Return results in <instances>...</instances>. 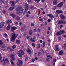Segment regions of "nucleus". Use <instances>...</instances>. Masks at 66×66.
Segmentation results:
<instances>
[{
    "instance_id": "nucleus-3",
    "label": "nucleus",
    "mask_w": 66,
    "mask_h": 66,
    "mask_svg": "<svg viewBox=\"0 0 66 66\" xmlns=\"http://www.w3.org/2000/svg\"><path fill=\"white\" fill-rule=\"evenodd\" d=\"M22 55H24V52L23 51L21 50L19 51L18 53V55L20 57H22Z\"/></svg>"
},
{
    "instance_id": "nucleus-45",
    "label": "nucleus",
    "mask_w": 66,
    "mask_h": 66,
    "mask_svg": "<svg viewBox=\"0 0 66 66\" xmlns=\"http://www.w3.org/2000/svg\"><path fill=\"white\" fill-rule=\"evenodd\" d=\"M34 31L35 32H36V31H37V30L35 28L34 29Z\"/></svg>"
},
{
    "instance_id": "nucleus-17",
    "label": "nucleus",
    "mask_w": 66,
    "mask_h": 66,
    "mask_svg": "<svg viewBox=\"0 0 66 66\" xmlns=\"http://www.w3.org/2000/svg\"><path fill=\"white\" fill-rule=\"evenodd\" d=\"M25 9H28L29 8V5L27 4H25Z\"/></svg>"
},
{
    "instance_id": "nucleus-31",
    "label": "nucleus",
    "mask_w": 66,
    "mask_h": 66,
    "mask_svg": "<svg viewBox=\"0 0 66 66\" xmlns=\"http://www.w3.org/2000/svg\"><path fill=\"white\" fill-rule=\"evenodd\" d=\"M10 62L11 63V64L12 65H15V64L13 63V62L12 61V60H10Z\"/></svg>"
},
{
    "instance_id": "nucleus-63",
    "label": "nucleus",
    "mask_w": 66,
    "mask_h": 66,
    "mask_svg": "<svg viewBox=\"0 0 66 66\" xmlns=\"http://www.w3.org/2000/svg\"><path fill=\"white\" fill-rule=\"evenodd\" d=\"M49 31H47V34H49Z\"/></svg>"
},
{
    "instance_id": "nucleus-27",
    "label": "nucleus",
    "mask_w": 66,
    "mask_h": 66,
    "mask_svg": "<svg viewBox=\"0 0 66 66\" xmlns=\"http://www.w3.org/2000/svg\"><path fill=\"white\" fill-rule=\"evenodd\" d=\"M33 33V31L32 30H30L29 31V34L30 35H32Z\"/></svg>"
},
{
    "instance_id": "nucleus-37",
    "label": "nucleus",
    "mask_w": 66,
    "mask_h": 66,
    "mask_svg": "<svg viewBox=\"0 0 66 66\" xmlns=\"http://www.w3.org/2000/svg\"><path fill=\"white\" fill-rule=\"evenodd\" d=\"M0 1L2 3H3L4 2H5V0H0Z\"/></svg>"
},
{
    "instance_id": "nucleus-52",
    "label": "nucleus",
    "mask_w": 66,
    "mask_h": 66,
    "mask_svg": "<svg viewBox=\"0 0 66 66\" xmlns=\"http://www.w3.org/2000/svg\"><path fill=\"white\" fill-rule=\"evenodd\" d=\"M40 54H41V53H40V52H39L38 53V55H40Z\"/></svg>"
},
{
    "instance_id": "nucleus-14",
    "label": "nucleus",
    "mask_w": 66,
    "mask_h": 66,
    "mask_svg": "<svg viewBox=\"0 0 66 66\" xmlns=\"http://www.w3.org/2000/svg\"><path fill=\"white\" fill-rule=\"evenodd\" d=\"M55 47L57 51H60V50H59V47L58 45H55Z\"/></svg>"
},
{
    "instance_id": "nucleus-33",
    "label": "nucleus",
    "mask_w": 66,
    "mask_h": 66,
    "mask_svg": "<svg viewBox=\"0 0 66 66\" xmlns=\"http://www.w3.org/2000/svg\"><path fill=\"white\" fill-rule=\"evenodd\" d=\"M12 47L13 49H15L16 47V46L15 45H13L12 46Z\"/></svg>"
},
{
    "instance_id": "nucleus-36",
    "label": "nucleus",
    "mask_w": 66,
    "mask_h": 66,
    "mask_svg": "<svg viewBox=\"0 0 66 66\" xmlns=\"http://www.w3.org/2000/svg\"><path fill=\"white\" fill-rule=\"evenodd\" d=\"M30 9H32L34 8V6H30Z\"/></svg>"
},
{
    "instance_id": "nucleus-8",
    "label": "nucleus",
    "mask_w": 66,
    "mask_h": 66,
    "mask_svg": "<svg viewBox=\"0 0 66 66\" xmlns=\"http://www.w3.org/2000/svg\"><path fill=\"white\" fill-rule=\"evenodd\" d=\"M47 16H49L51 18V19H52V18H54V16L52 14H48L47 15Z\"/></svg>"
},
{
    "instance_id": "nucleus-61",
    "label": "nucleus",
    "mask_w": 66,
    "mask_h": 66,
    "mask_svg": "<svg viewBox=\"0 0 66 66\" xmlns=\"http://www.w3.org/2000/svg\"><path fill=\"white\" fill-rule=\"evenodd\" d=\"M58 39H59V40H61V38L59 37L58 38Z\"/></svg>"
},
{
    "instance_id": "nucleus-35",
    "label": "nucleus",
    "mask_w": 66,
    "mask_h": 66,
    "mask_svg": "<svg viewBox=\"0 0 66 66\" xmlns=\"http://www.w3.org/2000/svg\"><path fill=\"white\" fill-rule=\"evenodd\" d=\"M64 49H65L66 48V43H65L64 44V46H63Z\"/></svg>"
},
{
    "instance_id": "nucleus-54",
    "label": "nucleus",
    "mask_w": 66,
    "mask_h": 66,
    "mask_svg": "<svg viewBox=\"0 0 66 66\" xmlns=\"http://www.w3.org/2000/svg\"><path fill=\"white\" fill-rule=\"evenodd\" d=\"M38 10L39 11H38V15H39V14H40V10L38 9Z\"/></svg>"
},
{
    "instance_id": "nucleus-5",
    "label": "nucleus",
    "mask_w": 66,
    "mask_h": 66,
    "mask_svg": "<svg viewBox=\"0 0 66 66\" xmlns=\"http://www.w3.org/2000/svg\"><path fill=\"white\" fill-rule=\"evenodd\" d=\"M5 23L4 22H2L0 23V29L2 28L3 27Z\"/></svg>"
},
{
    "instance_id": "nucleus-44",
    "label": "nucleus",
    "mask_w": 66,
    "mask_h": 66,
    "mask_svg": "<svg viewBox=\"0 0 66 66\" xmlns=\"http://www.w3.org/2000/svg\"><path fill=\"white\" fill-rule=\"evenodd\" d=\"M37 31L39 32V33L40 32V29H37Z\"/></svg>"
},
{
    "instance_id": "nucleus-41",
    "label": "nucleus",
    "mask_w": 66,
    "mask_h": 66,
    "mask_svg": "<svg viewBox=\"0 0 66 66\" xmlns=\"http://www.w3.org/2000/svg\"><path fill=\"white\" fill-rule=\"evenodd\" d=\"M47 57H50V58H51V59H52V56H51L49 55H48L47 56Z\"/></svg>"
},
{
    "instance_id": "nucleus-57",
    "label": "nucleus",
    "mask_w": 66,
    "mask_h": 66,
    "mask_svg": "<svg viewBox=\"0 0 66 66\" xmlns=\"http://www.w3.org/2000/svg\"><path fill=\"white\" fill-rule=\"evenodd\" d=\"M13 51V50H12V49H11L10 48L9 50V51Z\"/></svg>"
},
{
    "instance_id": "nucleus-16",
    "label": "nucleus",
    "mask_w": 66,
    "mask_h": 66,
    "mask_svg": "<svg viewBox=\"0 0 66 66\" xmlns=\"http://www.w3.org/2000/svg\"><path fill=\"white\" fill-rule=\"evenodd\" d=\"M60 16L61 18L62 19H65V17L63 15L61 14V15Z\"/></svg>"
},
{
    "instance_id": "nucleus-39",
    "label": "nucleus",
    "mask_w": 66,
    "mask_h": 66,
    "mask_svg": "<svg viewBox=\"0 0 66 66\" xmlns=\"http://www.w3.org/2000/svg\"><path fill=\"white\" fill-rule=\"evenodd\" d=\"M40 44H39L37 46V48L38 49L40 48Z\"/></svg>"
},
{
    "instance_id": "nucleus-25",
    "label": "nucleus",
    "mask_w": 66,
    "mask_h": 66,
    "mask_svg": "<svg viewBox=\"0 0 66 66\" xmlns=\"http://www.w3.org/2000/svg\"><path fill=\"white\" fill-rule=\"evenodd\" d=\"M60 31L61 35L62 34H63V33H64L65 32V31L64 30H61Z\"/></svg>"
},
{
    "instance_id": "nucleus-28",
    "label": "nucleus",
    "mask_w": 66,
    "mask_h": 66,
    "mask_svg": "<svg viewBox=\"0 0 66 66\" xmlns=\"http://www.w3.org/2000/svg\"><path fill=\"white\" fill-rule=\"evenodd\" d=\"M39 19L40 21H43V20L41 18V17H39Z\"/></svg>"
},
{
    "instance_id": "nucleus-49",
    "label": "nucleus",
    "mask_w": 66,
    "mask_h": 66,
    "mask_svg": "<svg viewBox=\"0 0 66 66\" xmlns=\"http://www.w3.org/2000/svg\"><path fill=\"white\" fill-rule=\"evenodd\" d=\"M63 25H61L60 26V28L61 29H62L63 27Z\"/></svg>"
},
{
    "instance_id": "nucleus-6",
    "label": "nucleus",
    "mask_w": 66,
    "mask_h": 66,
    "mask_svg": "<svg viewBox=\"0 0 66 66\" xmlns=\"http://www.w3.org/2000/svg\"><path fill=\"white\" fill-rule=\"evenodd\" d=\"M63 4H64L63 2H61L58 4L57 6V7H61L63 5Z\"/></svg>"
},
{
    "instance_id": "nucleus-20",
    "label": "nucleus",
    "mask_w": 66,
    "mask_h": 66,
    "mask_svg": "<svg viewBox=\"0 0 66 66\" xmlns=\"http://www.w3.org/2000/svg\"><path fill=\"white\" fill-rule=\"evenodd\" d=\"M10 16L12 17L13 18H15L16 17V15L15 14H10Z\"/></svg>"
},
{
    "instance_id": "nucleus-29",
    "label": "nucleus",
    "mask_w": 66,
    "mask_h": 66,
    "mask_svg": "<svg viewBox=\"0 0 66 66\" xmlns=\"http://www.w3.org/2000/svg\"><path fill=\"white\" fill-rule=\"evenodd\" d=\"M30 40L32 42H35V40L33 39L32 38H31L30 39Z\"/></svg>"
},
{
    "instance_id": "nucleus-19",
    "label": "nucleus",
    "mask_w": 66,
    "mask_h": 66,
    "mask_svg": "<svg viewBox=\"0 0 66 66\" xmlns=\"http://www.w3.org/2000/svg\"><path fill=\"white\" fill-rule=\"evenodd\" d=\"M53 3L54 5H56V4L57 3V1L56 0L54 1L53 2Z\"/></svg>"
},
{
    "instance_id": "nucleus-7",
    "label": "nucleus",
    "mask_w": 66,
    "mask_h": 66,
    "mask_svg": "<svg viewBox=\"0 0 66 66\" xmlns=\"http://www.w3.org/2000/svg\"><path fill=\"white\" fill-rule=\"evenodd\" d=\"M56 13L57 14H60V13H62L63 11L62 10L60 11L59 10H57L56 11Z\"/></svg>"
},
{
    "instance_id": "nucleus-4",
    "label": "nucleus",
    "mask_w": 66,
    "mask_h": 66,
    "mask_svg": "<svg viewBox=\"0 0 66 66\" xmlns=\"http://www.w3.org/2000/svg\"><path fill=\"white\" fill-rule=\"evenodd\" d=\"M10 56L12 58V60L13 61H15V58L14 54H10Z\"/></svg>"
},
{
    "instance_id": "nucleus-18",
    "label": "nucleus",
    "mask_w": 66,
    "mask_h": 66,
    "mask_svg": "<svg viewBox=\"0 0 66 66\" xmlns=\"http://www.w3.org/2000/svg\"><path fill=\"white\" fill-rule=\"evenodd\" d=\"M63 51H61L59 52V54L60 55H63Z\"/></svg>"
},
{
    "instance_id": "nucleus-47",
    "label": "nucleus",
    "mask_w": 66,
    "mask_h": 66,
    "mask_svg": "<svg viewBox=\"0 0 66 66\" xmlns=\"http://www.w3.org/2000/svg\"><path fill=\"white\" fill-rule=\"evenodd\" d=\"M31 60L32 62H34L35 61V59H32Z\"/></svg>"
},
{
    "instance_id": "nucleus-11",
    "label": "nucleus",
    "mask_w": 66,
    "mask_h": 66,
    "mask_svg": "<svg viewBox=\"0 0 66 66\" xmlns=\"http://www.w3.org/2000/svg\"><path fill=\"white\" fill-rule=\"evenodd\" d=\"M27 51L29 54H31V53H32L31 52V51L30 50V49H29V48H28L27 49Z\"/></svg>"
},
{
    "instance_id": "nucleus-22",
    "label": "nucleus",
    "mask_w": 66,
    "mask_h": 66,
    "mask_svg": "<svg viewBox=\"0 0 66 66\" xmlns=\"http://www.w3.org/2000/svg\"><path fill=\"white\" fill-rule=\"evenodd\" d=\"M16 43L17 44H20V40H17L16 41Z\"/></svg>"
},
{
    "instance_id": "nucleus-21",
    "label": "nucleus",
    "mask_w": 66,
    "mask_h": 66,
    "mask_svg": "<svg viewBox=\"0 0 66 66\" xmlns=\"http://www.w3.org/2000/svg\"><path fill=\"white\" fill-rule=\"evenodd\" d=\"M34 1H35L36 3H38L40 1V0H34Z\"/></svg>"
},
{
    "instance_id": "nucleus-10",
    "label": "nucleus",
    "mask_w": 66,
    "mask_h": 66,
    "mask_svg": "<svg viewBox=\"0 0 66 66\" xmlns=\"http://www.w3.org/2000/svg\"><path fill=\"white\" fill-rule=\"evenodd\" d=\"M17 29V28L15 27H12L11 28V30L12 31H14L15 30Z\"/></svg>"
},
{
    "instance_id": "nucleus-59",
    "label": "nucleus",
    "mask_w": 66,
    "mask_h": 66,
    "mask_svg": "<svg viewBox=\"0 0 66 66\" xmlns=\"http://www.w3.org/2000/svg\"><path fill=\"white\" fill-rule=\"evenodd\" d=\"M3 60L4 61V65H5L6 64L5 62V60H4V59H3Z\"/></svg>"
},
{
    "instance_id": "nucleus-40",
    "label": "nucleus",
    "mask_w": 66,
    "mask_h": 66,
    "mask_svg": "<svg viewBox=\"0 0 66 66\" xmlns=\"http://www.w3.org/2000/svg\"><path fill=\"white\" fill-rule=\"evenodd\" d=\"M25 61H27L28 60V56H25Z\"/></svg>"
},
{
    "instance_id": "nucleus-51",
    "label": "nucleus",
    "mask_w": 66,
    "mask_h": 66,
    "mask_svg": "<svg viewBox=\"0 0 66 66\" xmlns=\"http://www.w3.org/2000/svg\"><path fill=\"white\" fill-rule=\"evenodd\" d=\"M23 28H22V27H21V31H22V32H23Z\"/></svg>"
},
{
    "instance_id": "nucleus-34",
    "label": "nucleus",
    "mask_w": 66,
    "mask_h": 66,
    "mask_svg": "<svg viewBox=\"0 0 66 66\" xmlns=\"http://www.w3.org/2000/svg\"><path fill=\"white\" fill-rule=\"evenodd\" d=\"M5 61L7 62V63H9V61L8 60V59L7 58H6L5 59Z\"/></svg>"
},
{
    "instance_id": "nucleus-30",
    "label": "nucleus",
    "mask_w": 66,
    "mask_h": 66,
    "mask_svg": "<svg viewBox=\"0 0 66 66\" xmlns=\"http://www.w3.org/2000/svg\"><path fill=\"white\" fill-rule=\"evenodd\" d=\"M25 10L24 11V14H26V13H27V12L28 11V9H25Z\"/></svg>"
},
{
    "instance_id": "nucleus-42",
    "label": "nucleus",
    "mask_w": 66,
    "mask_h": 66,
    "mask_svg": "<svg viewBox=\"0 0 66 66\" xmlns=\"http://www.w3.org/2000/svg\"><path fill=\"white\" fill-rule=\"evenodd\" d=\"M43 47H45V42H43Z\"/></svg>"
},
{
    "instance_id": "nucleus-64",
    "label": "nucleus",
    "mask_w": 66,
    "mask_h": 66,
    "mask_svg": "<svg viewBox=\"0 0 66 66\" xmlns=\"http://www.w3.org/2000/svg\"><path fill=\"white\" fill-rule=\"evenodd\" d=\"M27 1L28 2H29L30 3V2H31V0H27Z\"/></svg>"
},
{
    "instance_id": "nucleus-12",
    "label": "nucleus",
    "mask_w": 66,
    "mask_h": 66,
    "mask_svg": "<svg viewBox=\"0 0 66 66\" xmlns=\"http://www.w3.org/2000/svg\"><path fill=\"white\" fill-rule=\"evenodd\" d=\"M66 22L65 21H59V23L61 24V23H66Z\"/></svg>"
},
{
    "instance_id": "nucleus-2",
    "label": "nucleus",
    "mask_w": 66,
    "mask_h": 66,
    "mask_svg": "<svg viewBox=\"0 0 66 66\" xmlns=\"http://www.w3.org/2000/svg\"><path fill=\"white\" fill-rule=\"evenodd\" d=\"M12 36L11 37V41L13 42H15V39L17 37L18 35V34H16L15 33V32H13L12 34Z\"/></svg>"
},
{
    "instance_id": "nucleus-53",
    "label": "nucleus",
    "mask_w": 66,
    "mask_h": 66,
    "mask_svg": "<svg viewBox=\"0 0 66 66\" xmlns=\"http://www.w3.org/2000/svg\"><path fill=\"white\" fill-rule=\"evenodd\" d=\"M29 38H30V36H27V39H29Z\"/></svg>"
},
{
    "instance_id": "nucleus-58",
    "label": "nucleus",
    "mask_w": 66,
    "mask_h": 66,
    "mask_svg": "<svg viewBox=\"0 0 66 66\" xmlns=\"http://www.w3.org/2000/svg\"><path fill=\"white\" fill-rule=\"evenodd\" d=\"M10 47H8L7 48V50H9H9H10Z\"/></svg>"
},
{
    "instance_id": "nucleus-13",
    "label": "nucleus",
    "mask_w": 66,
    "mask_h": 66,
    "mask_svg": "<svg viewBox=\"0 0 66 66\" xmlns=\"http://www.w3.org/2000/svg\"><path fill=\"white\" fill-rule=\"evenodd\" d=\"M16 8V7L14 6L13 7H11L9 9V11H12V10H14Z\"/></svg>"
},
{
    "instance_id": "nucleus-50",
    "label": "nucleus",
    "mask_w": 66,
    "mask_h": 66,
    "mask_svg": "<svg viewBox=\"0 0 66 66\" xmlns=\"http://www.w3.org/2000/svg\"><path fill=\"white\" fill-rule=\"evenodd\" d=\"M3 13H4V14H5V13H6V11H3Z\"/></svg>"
},
{
    "instance_id": "nucleus-60",
    "label": "nucleus",
    "mask_w": 66,
    "mask_h": 66,
    "mask_svg": "<svg viewBox=\"0 0 66 66\" xmlns=\"http://www.w3.org/2000/svg\"><path fill=\"white\" fill-rule=\"evenodd\" d=\"M28 14H31V12H30V11H28Z\"/></svg>"
},
{
    "instance_id": "nucleus-1",
    "label": "nucleus",
    "mask_w": 66,
    "mask_h": 66,
    "mask_svg": "<svg viewBox=\"0 0 66 66\" xmlns=\"http://www.w3.org/2000/svg\"><path fill=\"white\" fill-rule=\"evenodd\" d=\"M16 13L18 14H19L20 13H21L23 12V9L21 7H18L16 9Z\"/></svg>"
},
{
    "instance_id": "nucleus-23",
    "label": "nucleus",
    "mask_w": 66,
    "mask_h": 66,
    "mask_svg": "<svg viewBox=\"0 0 66 66\" xmlns=\"http://www.w3.org/2000/svg\"><path fill=\"white\" fill-rule=\"evenodd\" d=\"M56 35H61V32L59 31V32H57Z\"/></svg>"
},
{
    "instance_id": "nucleus-46",
    "label": "nucleus",
    "mask_w": 66,
    "mask_h": 66,
    "mask_svg": "<svg viewBox=\"0 0 66 66\" xmlns=\"http://www.w3.org/2000/svg\"><path fill=\"white\" fill-rule=\"evenodd\" d=\"M32 46H33V47H35V45L34 44V43H32Z\"/></svg>"
},
{
    "instance_id": "nucleus-48",
    "label": "nucleus",
    "mask_w": 66,
    "mask_h": 66,
    "mask_svg": "<svg viewBox=\"0 0 66 66\" xmlns=\"http://www.w3.org/2000/svg\"><path fill=\"white\" fill-rule=\"evenodd\" d=\"M31 26H32V27H34V26H35V25H34V24L33 23H31Z\"/></svg>"
},
{
    "instance_id": "nucleus-55",
    "label": "nucleus",
    "mask_w": 66,
    "mask_h": 66,
    "mask_svg": "<svg viewBox=\"0 0 66 66\" xmlns=\"http://www.w3.org/2000/svg\"><path fill=\"white\" fill-rule=\"evenodd\" d=\"M33 39H35L36 38V37H33Z\"/></svg>"
},
{
    "instance_id": "nucleus-32",
    "label": "nucleus",
    "mask_w": 66,
    "mask_h": 66,
    "mask_svg": "<svg viewBox=\"0 0 66 66\" xmlns=\"http://www.w3.org/2000/svg\"><path fill=\"white\" fill-rule=\"evenodd\" d=\"M17 20L18 21H20V18L19 16L17 17Z\"/></svg>"
},
{
    "instance_id": "nucleus-24",
    "label": "nucleus",
    "mask_w": 66,
    "mask_h": 66,
    "mask_svg": "<svg viewBox=\"0 0 66 66\" xmlns=\"http://www.w3.org/2000/svg\"><path fill=\"white\" fill-rule=\"evenodd\" d=\"M18 61L19 63L20 64H21V65H22V61L20 60H18Z\"/></svg>"
},
{
    "instance_id": "nucleus-43",
    "label": "nucleus",
    "mask_w": 66,
    "mask_h": 66,
    "mask_svg": "<svg viewBox=\"0 0 66 66\" xmlns=\"http://www.w3.org/2000/svg\"><path fill=\"white\" fill-rule=\"evenodd\" d=\"M5 45H3L1 47V48H5Z\"/></svg>"
},
{
    "instance_id": "nucleus-26",
    "label": "nucleus",
    "mask_w": 66,
    "mask_h": 66,
    "mask_svg": "<svg viewBox=\"0 0 66 66\" xmlns=\"http://www.w3.org/2000/svg\"><path fill=\"white\" fill-rule=\"evenodd\" d=\"M12 21L10 20H9L7 22V23H12Z\"/></svg>"
},
{
    "instance_id": "nucleus-38",
    "label": "nucleus",
    "mask_w": 66,
    "mask_h": 66,
    "mask_svg": "<svg viewBox=\"0 0 66 66\" xmlns=\"http://www.w3.org/2000/svg\"><path fill=\"white\" fill-rule=\"evenodd\" d=\"M3 44V42L2 40H0V45H2Z\"/></svg>"
},
{
    "instance_id": "nucleus-62",
    "label": "nucleus",
    "mask_w": 66,
    "mask_h": 66,
    "mask_svg": "<svg viewBox=\"0 0 66 66\" xmlns=\"http://www.w3.org/2000/svg\"><path fill=\"white\" fill-rule=\"evenodd\" d=\"M48 22H50L51 21V20H50V19H48Z\"/></svg>"
},
{
    "instance_id": "nucleus-15",
    "label": "nucleus",
    "mask_w": 66,
    "mask_h": 66,
    "mask_svg": "<svg viewBox=\"0 0 66 66\" xmlns=\"http://www.w3.org/2000/svg\"><path fill=\"white\" fill-rule=\"evenodd\" d=\"M11 28V25L9 24L7 27V30H9Z\"/></svg>"
},
{
    "instance_id": "nucleus-56",
    "label": "nucleus",
    "mask_w": 66,
    "mask_h": 66,
    "mask_svg": "<svg viewBox=\"0 0 66 66\" xmlns=\"http://www.w3.org/2000/svg\"><path fill=\"white\" fill-rule=\"evenodd\" d=\"M27 17H29V15L28 14H26L25 15Z\"/></svg>"
},
{
    "instance_id": "nucleus-9",
    "label": "nucleus",
    "mask_w": 66,
    "mask_h": 66,
    "mask_svg": "<svg viewBox=\"0 0 66 66\" xmlns=\"http://www.w3.org/2000/svg\"><path fill=\"white\" fill-rule=\"evenodd\" d=\"M10 3H12L11 4V5L12 6H14L15 5V2L13 1H10Z\"/></svg>"
}]
</instances>
